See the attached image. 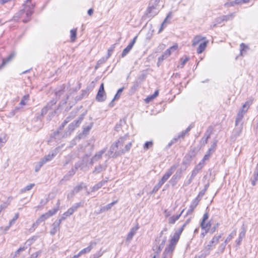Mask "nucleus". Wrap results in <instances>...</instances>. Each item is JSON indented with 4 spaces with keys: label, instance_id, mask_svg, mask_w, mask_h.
Segmentation results:
<instances>
[{
    "label": "nucleus",
    "instance_id": "45",
    "mask_svg": "<svg viewBox=\"0 0 258 258\" xmlns=\"http://www.w3.org/2000/svg\"><path fill=\"white\" fill-rule=\"evenodd\" d=\"M51 158H52V157L51 156V157H50V158H47L46 161L49 160Z\"/></svg>",
    "mask_w": 258,
    "mask_h": 258
},
{
    "label": "nucleus",
    "instance_id": "32",
    "mask_svg": "<svg viewBox=\"0 0 258 258\" xmlns=\"http://www.w3.org/2000/svg\"><path fill=\"white\" fill-rule=\"evenodd\" d=\"M251 104V102L247 101L243 105L242 107L243 109H244L245 107H247V108L249 107L250 104Z\"/></svg>",
    "mask_w": 258,
    "mask_h": 258
},
{
    "label": "nucleus",
    "instance_id": "40",
    "mask_svg": "<svg viewBox=\"0 0 258 258\" xmlns=\"http://www.w3.org/2000/svg\"><path fill=\"white\" fill-rule=\"evenodd\" d=\"M117 202V201H115L109 204V207H112L113 205L115 204Z\"/></svg>",
    "mask_w": 258,
    "mask_h": 258
},
{
    "label": "nucleus",
    "instance_id": "48",
    "mask_svg": "<svg viewBox=\"0 0 258 258\" xmlns=\"http://www.w3.org/2000/svg\"><path fill=\"white\" fill-rule=\"evenodd\" d=\"M31 0H26V2H30Z\"/></svg>",
    "mask_w": 258,
    "mask_h": 258
},
{
    "label": "nucleus",
    "instance_id": "13",
    "mask_svg": "<svg viewBox=\"0 0 258 258\" xmlns=\"http://www.w3.org/2000/svg\"><path fill=\"white\" fill-rule=\"evenodd\" d=\"M250 0H235L234 1L231 2L229 3H227L226 5L229 6H234L236 5H241L242 4L247 3Z\"/></svg>",
    "mask_w": 258,
    "mask_h": 258
},
{
    "label": "nucleus",
    "instance_id": "30",
    "mask_svg": "<svg viewBox=\"0 0 258 258\" xmlns=\"http://www.w3.org/2000/svg\"><path fill=\"white\" fill-rule=\"evenodd\" d=\"M34 186V183H31L25 187V190H29Z\"/></svg>",
    "mask_w": 258,
    "mask_h": 258
},
{
    "label": "nucleus",
    "instance_id": "5",
    "mask_svg": "<svg viewBox=\"0 0 258 258\" xmlns=\"http://www.w3.org/2000/svg\"><path fill=\"white\" fill-rule=\"evenodd\" d=\"M106 93L104 90V83L100 85L97 94L96 96V99L98 102H102L105 99Z\"/></svg>",
    "mask_w": 258,
    "mask_h": 258
},
{
    "label": "nucleus",
    "instance_id": "27",
    "mask_svg": "<svg viewBox=\"0 0 258 258\" xmlns=\"http://www.w3.org/2000/svg\"><path fill=\"white\" fill-rule=\"evenodd\" d=\"M235 235V233H230L226 238L225 240V243H227L229 242L234 237V236Z\"/></svg>",
    "mask_w": 258,
    "mask_h": 258
},
{
    "label": "nucleus",
    "instance_id": "29",
    "mask_svg": "<svg viewBox=\"0 0 258 258\" xmlns=\"http://www.w3.org/2000/svg\"><path fill=\"white\" fill-rule=\"evenodd\" d=\"M115 48L114 45L112 46L108 49V55L110 56Z\"/></svg>",
    "mask_w": 258,
    "mask_h": 258
},
{
    "label": "nucleus",
    "instance_id": "39",
    "mask_svg": "<svg viewBox=\"0 0 258 258\" xmlns=\"http://www.w3.org/2000/svg\"><path fill=\"white\" fill-rule=\"evenodd\" d=\"M81 255V254H80V252L76 255H74L73 257L71 258H78Z\"/></svg>",
    "mask_w": 258,
    "mask_h": 258
},
{
    "label": "nucleus",
    "instance_id": "10",
    "mask_svg": "<svg viewBox=\"0 0 258 258\" xmlns=\"http://www.w3.org/2000/svg\"><path fill=\"white\" fill-rule=\"evenodd\" d=\"M216 146H217L216 143H214L213 145H212V147L208 150L207 154H205V156H204L203 160H202V161L203 162H204L206 160H208L209 159V158L211 156L212 153L214 152V150L215 149Z\"/></svg>",
    "mask_w": 258,
    "mask_h": 258
},
{
    "label": "nucleus",
    "instance_id": "8",
    "mask_svg": "<svg viewBox=\"0 0 258 258\" xmlns=\"http://www.w3.org/2000/svg\"><path fill=\"white\" fill-rule=\"evenodd\" d=\"M137 39V36H135L132 40V41L129 43V44L123 50L121 53V56L122 57H124L132 49Z\"/></svg>",
    "mask_w": 258,
    "mask_h": 258
},
{
    "label": "nucleus",
    "instance_id": "1",
    "mask_svg": "<svg viewBox=\"0 0 258 258\" xmlns=\"http://www.w3.org/2000/svg\"><path fill=\"white\" fill-rule=\"evenodd\" d=\"M208 43L209 40L206 37L201 35H197L193 38L192 46H195L198 45L197 52L198 54H201L206 50Z\"/></svg>",
    "mask_w": 258,
    "mask_h": 258
},
{
    "label": "nucleus",
    "instance_id": "14",
    "mask_svg": "<svg viewBox=\"0 0 258 258\" xmlns=\"http://www.w3.org/2000/svg\"><path fill=\"white\" fill-rule=\"evenodd\" d=\"M189 60L188 56H185L179 59L180 64L177 66L178 68H183L185 64Z\"/></svg>",
    "mask_w": 258,
    "mask_h": 258
},
{
    "label": "nucleus",
    "instance_id": "18",
    "mask_svg": "<svg viewBox=\"0 0 258 258\" xmlns=\"http://www.w3.org/2000/svg\"><path fill=\"white\" fill-rule=\"evenodd\" d=\"M182 212H183V211H182L179 214L176 215V216H172V217H170L169 219V223L170 224H174L175 222H176V221H177L178 219H179V218L181 216Z\"/></svg>",
    "mask_w": 258,
    "mask_h": 258
},
{
    "label": "nucleus",
    "instance_id": "47",
    "mask_svg": "<svg viewBox=\"0 0 258 258\" xmlns=\"http://www.w3.org/2000/svg\"><path fill=\"white\" fill-rule=\"evenodd\" d=\"M3 208L2 207H0V213H1L2 211Z\"/></svg>",
    "mask_w": 258,
    "mask_h": 258
},
{
    "label": "nucleus",
    "instance_id": "2",
    "mask_svg": "<svg viewBox=\"0 0 258 258\" xmlns=\"http://www.w3.org/2000/svg\"><path fill=\"white\" fill-rule=\"evenodd\" d=\"M185 226V224H183L182 227L178 230V232H175L173 237L170 240L168 245L165 249L166 251L170 253L173 251Z\"/></svg>",
    "mask_w": 258,
    "mask_h": 258
},
{
    "label": "nucleus",
    "instance_id": "25",
    "mask_svg": "<svg viewBox=\"0 0 258 258\" xmlns=\"http://www.w3.org/2000/svg\"><path fill=\"white\" fill-rule=\"evenodd\" d=\"M29 98V95H24L20 102V105H23V106L25 105L26 104V102L27 100H28Z\"/></svg>",
    "mask_w": 258,
    "mask_h": 258
},
{
    "label": "nucleus",
    "instance_id": "46",
    "mask_svg": "<svg viewBox=\"0 0 258 258\" xmlns=\"http://www.w3.org/2000/svg\"><path fill=\"white\" fill-rule=\"evenodd\" d=\"M189 220H188L184 224H185L186 225L188 223V222H189Z\"/></svg>",
    "mask_w": 258,
    "mask_h": 258
},
{
    "label": "nucleus",
    "instance_id": "16",
    "mask_svg": "<svg viewBox=\"0 0 258 258\" xmlns=\"http://www.w3.org/2000/svg\"><path fill=\"white\" fill-rule=\"evenodd\" d=\"M172 172L171 171H169L167 172L162 177L161 180L159 182L160 184H163L172 175Z\"/></svg>",
    "mask_w": 258,
    "mask_h": 258
},
{
    "label": "nucleus",
    "instance_id": "4",
    "mask_svg": "<svg viewBox=\"0 0 258 258\" xmlns=\"http://www.w3.org/2000/svg\"><path fill=\"white\" fill-rule=\"evenodd\" d=\"M178 48V45L177 43H174L172 46L167 49L163 54L159 58V60H163L165 58L169 56L172 52L176 51Z\"/></svg>",
    "mask_w": 258,
    "mask_h": 258
},
{
    "label": "nucleus",
    "instance_id": "31",
    "mask_svg": "<svg viewBox=\"0 0 258 258\" xmlns=\"http://www.w3.org/2000/svg\"><path fill=\"white\" fill-rule=\"evenodd\" d=\"M25 249V247H21L18 248L15 252L16 255H18L20 253V252L24 251Z\"/></svg>",
    "mask_w": 258,
    "mask_h": 258
},
{
    "label": "nucleus",
    "instance_id": "9",
    "mask_svg": "<svg viewBox=\"0 0 258 258\" xmlns=\"http://www.w3.org/2000/svg\"><path fill=\"white\" fill-rule=\"evenodd\" d=\"M159 3V0H155L153 4H150L147 9V14H150L153 13L154 11L156 9L158 6Z\"/></svg>",
    "mask_w": 258,
    "mask_h": 258
},
{
    "label": "nucleus",
    "instance_id": "17",
    "mask_svg": "<svg viewBox=\"0 0 258 258\" xmlns=\"http://www.w3.org/2000/svg\"><path fill=\"white\" fill-rule=\"evenodd\" d=\"M61 222V219H59L58 222L56 225H54L53 228L50 230V233L51 235H54L59 230V225Z\"/></svg>",
    "mask_w": 258,
    "mask_h": 258
},
{
    "label": "nucleus",
    "instance_id": "23",
    "mask_svg": "<svg viewBox=\"0 0 258 258\" xmlns=\"http://www.w3.org/2000/svg\"><path fill=\"white\" fill-rule=\"evenodd\" d=\"M221 237H222L221 235L214 236L211 241V243L212 244H216L218 243L219 241V239L221 238Z\"/></svg>",
    "mask_w": 258,
    "mask_h": 258
},
{
    "label": "nucleus",
    "instance_id": "44",
    "mask_svg": "<svg viewBox=\"0 0 258 258\" xmlns=\"http://www.w3.org/2000/svg\"><path fill=\"white\" fill-rule=\"evenodd\" d=\"M111 208V207H109V204L107 205L105 208L104 209H106V210H109L110 209V208Z\"/></svg>",
    "mask_w": 258,
    "mask_h": 258
},
{
    "label": "nucleus",
    "instance_id": "36",
    "mask_svg": "<svg viewBox=\"0 0 258 258\" xmlns=\"http://www.w3.org/2000/svg\"><path fill=\"white\" fill-rule=\"evenodd\" d=\"M102 183H99L98 184H97L94 187V189H98L99 188H100L101 186H102Z\"/></svg>",
    "mask_w": 258,
    "mask_h": 258
},
{
    "label": "nucleus",
    "instance_id": "41",
    "mask_svg": "<svg viewBox=\"0 0 258 258\" xmlns=\"http://www.w3.org/2000/svg\"><path fill=\"white\" fill-rule=\"evenodd\" d=\"M122 89H119L118 90L117 94L115 95V97H116L118 94H119L120 93H121L122 92Z\"/></svg>",
    "mask_w": 258,
    "mask_h": 258
},
{
    "label": "nucleus",
    "instance_id": "33",
    "mask_svg": "<svg viewBox=\"0 0 258 258\" xmlns=\"http://www.w3.org/2000/svg\"><path fill=\"white\" fill-rule=\"evenodd\" d=\"M251 104V102L247 101L243 105L242 107L243 109H244L245 107H247V108L249 107L250 104Z\"/></svg>",
    "mask_w": 258,
    "mask_h": 258
},
{
    "label": "nucleus",
    "instance_id": "28",
    "mask_svg": "<svg viewBox=\"0 0 258 258\" xmlns=\"http://www.w3.org/2000/svg\"><path fill=\"white\" fill-rule=\"evenodd\" d=\"M32 13H33V11L31 10H30L29 11L27 12L26 15H27V18L25 20H24L23 22H27L28 21H29Z\"/></svg>",
    "mask_w": 258,
    "mask_h": 258
},
{
    "label": "nucleus",
    "instance_id": "24",
    "mask_svg": "<svg viewBox=\"0 0 258 258\" xmlns=\"http://www.w3.org/2000/svg\"><path fill=\"white\" fill-rule=\"evenodd\" d=\"M132 143H128L127 145H125L124 149H122L120 150V153H124L129 151L132 147Z\"/></svg>",
    "mask_w": 258,
    "mask_h": 258
},
{
    "label": "nucleus",
    "instance_id": "19",
    "mask_svg": "<svg viewBox=\"0 0 258 258\" xmlns=\"http://www.w3.org/2000/svg\"><path fill=\"white\" fill-rule=\"evenodd\" d=\"M48 218L45 213L42 214L36 221V224H38L42 222L45 221Z\"/></svg>",
    "mask_w": 258,
    "mask_h": 258
},
{
    "label": "nucleus",
    "instance_id": "6",
    "mask_svg": "<svg viewBox=\"0 0 258 258\" xmlns=\"http://www.w3.org/2000/svg\"><path fill=\"white\" fill-rule=\"evenodd\" d=\"M125 141V139L123 137L120 138L118 141L115 143L113 144L110 147V150L111 152L116 153L117 150L119 147L122 146Z\"/></svg>",
    "mask_w": 258,
    "mask_h": 258
},
{
    "label": "nucleus",
    "instance_id": "43",
    "mask_svg": "<svg viewBox=\"0 0 258 258\" xmlns=\"http://www.w3.org/2000/svg\"><path fill=\"white\" fill-rule=\"evenodd\" d=\"M15 220H13V219L10 221V223H9V224L10 225H12V224H13L15 222Z\"/></svg>",
    "mask_w": 258,
    "mask_h": 258
},
{
    "label": "nucleus",
    "instance_id": "15",
    "mask_svg": "<svg viewBox=\"0 0 258 258\" xmlns=\"http://www.w3.org/2000/svg\"><path fill=\"white\" fill-rule=\"evenodd\" d=\"M158 94H159V91L158 90L155 91V92L154 93V94L153 95L148 96L145 99V100H144L145 102L146 103H149V102H150L151 101L153 100L156 97H157L158 96Z\"/></svg>",
    "mask_w": 258,
    "mask_h": 258
},
{
    "label": "nucleus",
    "instance_id": "20",
    "mask_svg": "<svg viewBox=\"0 0 258 258\" xmlns=\"http://www.w3.org/2000/svg\"><path fill=\"white\" fill-rule=\"evenodd\" d=\"M70 37L71 42H74L77 38V29H74L70 31Z\"/></svg>",
    "mask_w": 258,
    "mask_h": 258
},
{
    "label": "nucleus",
    "instance_id": "26",
    "mask_svg": "<svg viewBox=\"0 0 258 258\" xmlns=\"http://www.w3.org/2000/svg\"><path fill=\"white\" fill-rule=\"evenodd\" d=\"M153 143L152 141H149L145 143L144 145V149L147 150L149 148H151L153 146Z\"/></svg>",
    "mask_w": 258,
    "mask_h": 258
},
{
    "label": "nucleus",
    "instance_id": "37",
    "mask_svg": "<svg viewBox=\"0 0 258 258\" xmlns=\"http://www.w3.org/2000/svg\"><path fill=\"white\" fill-rule=\"evenodd\" d=\"M93 9H90L88 11V14H89V15L90 16H92L93 13Z\"/></svg>",
    "mask_w": 258,
    "mask_h": 258
},
{
    "label": "nucleus",
    "instance_id": "38",
    "mask_svg": "<svg viewBox=\"0 0 258 258\" xmlns=\"http://www.w3.org/2000/svg\"><path fill=\"white\" fill-rule=\"evenodd\" d=\"M19 214L18 213H16L14 217H13V220H15V221L17 220L18 218H19Z\"/></svg>",
    "mask_w": 258,
    "mask_h": 258
},
{
    "label": "nucleus",
    "instance_id": "42",
    "mask_svg": "<svg viewBox=\"0 0 258 258\" xmlns=\"http://www.w3.org/2000/svg\"><path fill=\"white\" fill-rule=\"evenodd\" d=\"M15 220H13V219L10 221V223H9V224L10 225H12V224H13L15 222Z\"/></svg>",
    "mask_w": 258,
    "mask_h": 258
},
{
    "label": "nucleus",
    "instance_id": "22",
    "mask_svg": "<svg viewBox=\"0 0 258 258\" xmlns=\"http://www.w3.org/2000/svg\"><path fill=\"white\" fill-rule=\"evenodd\" d=\"M57 211H58L57 208H54L52 210H49L48 212L45 213V214H46L47 217L49 218L51 216H52L54 214H55L56 213V212H57Z\"/></svg>",
    "mask_w": 258,
    "mask_h": 258
},
{
    "label": "nucleus",
    "instance_id": "7",
    "mask_svg": "<svg viewBox=\"0 0 258 258\" xmlns=\"http://www.w3.org/2000/svg\"><path fill=\"white\" fill-rule=\"evenodd\" d=\"M16 54V52L13 51L11 52L7 57L3 58L2 59V64L0 65V69L3 68L4 66L9 63L10 62L12 61L14 59Z\"/></svg>",
    "mask_w": 258,
    "mask_h": 258
},
{
    "label": "nucleus",
    "instance_id": "35",
    "mask_svg": "<svg viewBox=\"0 0 258 258\" xmlns=\"http://www.w3.org/2000/svg\"><path fill=\"white\" fill-rule=\"evenodd\" d=\"M10 2H11L10 0H0V4L1 5H4Z\"/></svg>",
    "mask_w": 258,
    "mask_h": 258
},
{
    "label": "nucleus",
    "instance_id": "21",
    "mask_svg": "<svg viewBox=\"0 0 258 258\" xmlns=\"http://www.w3.org/2000/svg\"><path fill=\"white\" fill-rule=\"evenodd\" d=\"M92 249V244L89 245L87 247H86L80 251V254L81 255L89 252Z\"/></svg>",
    "mask_w": 258,
    "mask_h": 258
},
{
    "label": "nucleus",
    "instance_id": "12",
    "mask_svg": "<svg viewBox=\"0 0 258 258\" xmlns=\"http://www.w3.org/2000/svg\"><path fill=\"white\" fill-rule=\"evenodd\" d=\"M76 209V208L75 207H72L69 208L66 212L63 213V217H61L60 219H61L62 221L64 220L66 217L71 216L74 213Z\"/></svg>",
    "mask_w": 258,
    "mask_h": 258
},
{
    "label": "nucleus",
    "instance_id": "11",
    "mask_svg": "<svg viewBox=\"0 0 258 258\" xmlns=\"http://www.w3.org/2000/svg\"><path fill=\"white\" fill-rule=\"evenodd\" d=\"M138 228V226H137L131 229L130 232L128 233L126 237V240L127 241H130L132 239L133 237L136 233Z\"/></svg>",
    "mask_w": 258,
    "mask_h": 258
},
{
    "label": "nucleus",
    "instance_id": "34",
    "mask_svg": "<svg viewBox=\"0 0 258 258\" xmlns=\"http://www.w3.org/2000/svg\"><path fill=\"white\" fill-rule=\"evenodd\" d=\"M197 205H198V203H196L195 204L190 206V212H192L194 210L195 208L196 207Z\"/></svg>",
    "mask_w": 258,
    "mask_h": 258
},
{
    "label": "nucleus",
    "instance_id": "3",
    "mask_svg": "<svg viewBox=\"0 0 258 258\" xmlns=\"http://www.w3.org/2000/svg\"><path fill=\"white\" fill-rule=\"evenodd\" d=\"M209 215L208 212H206L202 218L200 226L202 229L205 231V234L207 233L212 226V223L210 221H208Z\"/></svg>",
    "mask_w": 258,
    "mask_h": 258
}]
</instances>
